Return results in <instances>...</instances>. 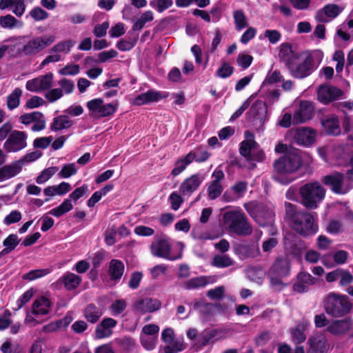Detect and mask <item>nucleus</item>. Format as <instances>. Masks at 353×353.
I'll list each match as a JSON object with an SVG mask.
<instances>
[{"label":"nucleus","mask_w":353,"mask_h":353,"mask_svg":"<svg viewBox=\"0 0 353 353\" xmlns=\"http://www.w3.org/2000/svg\"><path fill=\"white\" fill-rule=\"evenodd\" d=\"M302 165V155L300 152L293 150L287 152L274 163L276 176L274 178L282 184H288L294 178L288 175L296 172Z\"/></svg>","instance_id":"1"},{"label":"nucleus","mask_w":353,"mask_h":353,"mask_svg":"<svg viewBox=\"0 0 353 353\" xmlns=\"http://www.w3.org/2000/svg\"><path fill=\"white\" fill-rule=\"evenodd\" d=\"M56 40L54 34H46L37 37L23 36L19 38L22 45L21 52L26 56H34L50 46Z\"/></svg>","instance_id":"2"},{"label":"nucleus","mask_w":353,"mask_h":353,"mask_svg":"<svg viewBox=\"0 0 353 353\" xmlns=\"http://www.w3.org/2000/svg\"><path fill=\"white\" fill-rule=\"evenodd\" d=\"M326 190L318 181L305 183L299 188L303 205L308 209H316L325 196Z\"/></svg>","instance_id":"3"},{"label":"nucleus","mask_w":353,"mask_h":353,"mask_svg":"<svg viewBox=\"0 0 353 353\" xmlns=\"http://www.w3.org/2000/svg\"><path fill=\"white\" fill-rule=\"evenodd\" d=\"M323 308L328 315L333 317H341L350 312L352 304L346 295L332 292L325 297Z\"/></svg>","instance_id":"4"},{"label":"nucleus","mask_w":353,"mask_h":353,"mask_svg":"<svg viewBox=\"0 0 353 353\" xmlns=\"http://www.w3.org/2000/svg\"><path fill=\"white\" fill-rule=\"evenodd\" d=\"M288 68L294 77L297 79L305 78L312 74L316 68L314 63V56L308 52H301Z\"/></svg>","instance_id":"5"},{"label":"nucleus","mask_w":353,"mask_h":353,"mask_svg":"<svg viewBox=\"0 0 353 353\" xmlns=\"http://www.w3.org/2000/svg\"><path fill=\"white\" fill-rule=\"evenodd\" d=\"M223 220L230 232L237 235L245 236L252 233V228L245 214L239 210L225 213Z\"/></svg>","instance_id":"6"},{"label":"nucleus","mask_w":353,"mask_h":353,"mask_svg":"<svg viewBox=\"0 0 353 353\" xmlns=\"http://www.w3.org/2000/svg\"><path fill=\"white\" fill-rule=\"evenodd\" d=\"M290 273V262L289 259L287 257L277 258L268 272L271 285L278 290L282 289L284 286L283 279L288 276Z\"/></svg>","instance_id":"7"},{"label":"nucleus","mask_w":353,"mask_h":353,"mask_svg":"<svg viewBox=\"0 0 353 353\" xmlns=\"http://www.w3.org/2000/svg\"><path fill=\"white\" fill-rule=\"evenodd\" d=\"M52 302L45 296H41L34 300L31 305V310L28 312L25 318V323L34 326L42 322L40 318L47 315L51 310Z\"/></svg>","instance_id":"8"},{"label":"nucleus","mask_w":353,"mask_h":353,"mask_svg":"<svg viewBox=\"0 0 353 353\" xmlns=\"http://www.w3.org/2000/svg\"><path fill=\"white\" fill-rule=\"evenodd\" d=\"M292 228L304 236L313 234L318 230L314 216L305 212H298L294 214L292 217Z\"/></svg>","instance_id":"9"},{"label":"nucleus","mask_w":353,"mask_h":353,"mask_svg":"<svg viewBox=\"0 0 353 353\" xmlns=\"http://www.w3.org/2000/svg\"><path fill=\"white\" fill-rule=\"evenodd\" d=\"M86 107L89 116L95 119L110 116L117 110V103H105L101 98L88 101Z\"/></svg>","instance_id":"10"},{"label":"nucleus","mask_w":353,"mask_h":353,"mask_svg":"<svg viewBox=\"0 0 353 353\" xmlns=\"http://www.w3.org/2000/svg\"><path fill=\"white\" fill-rule=\"evenodd\" d=\"M322 181L333 192L339 194H346L353 188V180L339 172L325 176Z\"/></svg>","instance_id":"11"},{"label":"nucleus","mask_w":353,"mask_h":353,"mask_svg":"<svg viewBox=\"0 0 353 353\" xmlns=\"http://www.w3.org/2000/svg\"><path fill=\"white\" fill-rule=\"evenodd\" d=\"M74 42L72 40H63L54 45L49 51V54L42 61L39 67L45 68L50 63H57L63 60V56L70 53Z\"/></svg>","instance_id":"12"},{"label":"nucleus","mask_w":353,"mask_h":353,"mask_svg":"<svg viewBox=\"0 0 353 353\" xmlns=\"http://www.w3.org/2000/svg\"><path fill=\"white\" fill-rule=\"evenodd\" d=\"M244 207L259 225L263 227L272 224L274 213L271 210H265L261 205L255 202L246 203L244 204Z\"/></svg>","instance_id":"13"},{"label":"nucleus","mask_w":353,"mask_h":353,"mask_svg":"<svg viewBox=\"0 0 353 353\" xmlns=\"http://www.w3.org/2000/svg\"><path fill=\"white\" fill-rule=\"evenodd\" d=\"M245 140L242 141L240 147V153L248 160L261 161L264 159V153L257 151V143L254 141L253 134L249 131L245 132Z\"/></svg>","instance_id":"14"},{"label":"nucleus","mask_w":353,"mask_h":353,"mask_svg":"<svg viewBox=\"0 0 353 353\" xmlns=\"http://www.w3.org/2000/svg\"><path fill=\"white\" fill-rule=\"evenodd\" d=\"M54 81V75L48 72L36 78L28 80L26 83V88L32 92H43L52 88Z\"/></svg>","instance_id":"15"},{"label":"nucleus","mask_w":353,"mask_h":353,"mask_svg":"<svg viewBox=\"0 0 353 353\" xmlns=\"http://www.w3.org/2000/svg\"><path fill=\"white\" fill-rule=\"evenodd\" d=\"M27 134L23 131L14 130L9 134L3 143V148L8 152H16L27 146Z\"/></svg>","instance_id":"16"},{"label":"nucleus","mask_w":353,"mask_h":353,"mask_svg":"<svg viewBox=\"0 0 353 353\" xmlns=\"http://www.w3.org/2000/svg\"><path fill=\"white\" fill-rule=\"evenodd\" d=\"M353 325L350 318L334 319L330 321L326 327V331L336 336L346 335L352 330Z\"/></svg>","instance_id":"17"},{"label":"nucleus","mask_w":353,"mask_h":353,"mask_svg":"<svg viewBox=\"0 0 353 353\" xmlns=\"http://www.w3.org/2000/svg\"><path fill=\"white\" fill-rule=\"evenodd\" d=\"M204 177L201 174H194L185 179L181 183L179 190V194L183 196H190L196 192L203 181Z\"/></svg>","instance_id":"18"},{"label":"nucleus","mask_w":353,"mask_h":353,"mask_svg":"<svg viewBox=\"0 0 353 353\" xmlns=\"http://www.w3.org/2000/svg\"><path fill=\"white\" fill-rule=\"evenodd\" d=\"M348 152L343 144L334 145L327 151L326 161L332 165H343L346 163Z\"/></svg>","instance_id":"19"},{"label":"nucleus","mask_w":353,"mask_h":353,"mask_svg":"<svg viewBox=\"0 0 353 353\" xmlns=\"http://www.w3.org/2000/svg\"><path fill=\"white\" fill-rule=\"evenodd\" d=\"M150 251L152 255L169 260H174L180 258L170 255V245L167 239L164 238H157L150 245Z\"/></svg>","instance_id":"20"},{"label":"nucleus","mask_w":353,"mask_h":353,"mask_svg":"<svg viewBox=\"0 0 353 353\" xmlns=\"http://www.w3.org/2000/svg\"><path fill=\"white\" fill-rule=\"evenodd\" d=\"M307 353H327L330 345L326 336L323 333L312 334L308 339Z\"/></svg>","instance_id":"21"},{"label":"nucleus","mask_w":353,"mask_h":353,"mask_svg":"<svg viewBox=\"0 0 353 353\" xmlns=\"http://www.w3.org/2000/svg\"><path fill=\"white\" fill-rule=\"evenodd\" d=\"M161 338L167 345L163 348V353H177L184 349V345L180 340H175L174 330L166 328L161 333Z\"/></svg>","instance_id":"22"},{"label":"nucleus","mask_w":353,"mask_h":353,"mask_svg":"<svg viewBox=\"0 0 353 353\" xmlns=\"http://www.w3.org/2000/svg\"><path fill=\"white\" fill-rule=\"evenodd\" d=\"M343 94V91L336 87L328 85L319 86L317 92V97L319 101L323 104L339 99Z\"/></svg>","instance_id":"23"},{"label":"nucleus","mask_w":353,"mask_h":353,"mask_svg":"<svg viewBox=\"0 0 353 353\" xmlns=\"http://www.w3.org/2000/svg\"><path fill=\"white\" fill-rule=\"evenodd\" d=\"M314 112L312 103L307 101H301L293 115V124L303 123L311 119Z\"/></svg>","instance_id":"24"},{"label":"nucleus","mask_w":353,"mask_h":353,"mask_svg":"<svg viewBox=\"0 0 353 353\" xmlns=\"http://www.w3.org/2000/svg\"><path fill=\"white\" fill-rule=\"evenodd\" d=\"M117 325V321L115 319L110 317L104 318L96 327L94 338L102 339L111 336Z\"/></svg>","instance_id":"25"},{"label":"nucleus","mask_w":353,"mask_h":353,"mask_svg":"<svg viewBox=\"0 0 353 353\" xmlns=\"http://www.w3.org/2000/svg\"><path fill=\"white\" fill-rule=\"evenodd\" d=\"M224 176L223 172L220 169H216L213 172L212 174V181L208 188V194L210 199H215L221 195L223 191L221 181Z\"/></svg>","instance_id":"26"},{"label":"nucleus","mask_w":353,"mask_h":353,"mask_svg":"<svg viewBox=\"0 0 353 353\" xmlns=\"http://www.w3.org/2000/svg\"><path fill=\"white\" fill-rule=\"evenodd\" d=\"M168 94L155 90H150L141 93L134 99L133 103L136 105H143L150 103L157 102L166 98Z\"/></svg>","instance_id":"27"},{"label":"nucleus","mask_w":353,"mask_h":353,"mask_svg":"<svg viewBox=\"0 0 353 353\" xmlns=\"http://www.w3.org/2000/svg\"><path fill=\"white\" fill-rule=\"evenodd\" d=\"M315 131L309 128H299L294 130V141L299 145L309 146L315 141Z\"/></svg>","instance_id":"28"},{"label":"nucleus","mask_w":353,"mask_h":353,"mask_svg":"<svg viewBox=\"0 0 353 353\" xmlns=\"http://www.w3.org/2000/svg\"><path fill=\"white\" fill-rule=\"evenodd\" d=\"M316 279L310 273L301 272L296 276V280L293 285L295 292L303 293L307 292L309 287L315 284Z\"/></svg>","instance_id":"29"},{"label":"nucleus","mask_w":353,"mask_h":353,"mask_svg":"<svg viewBox=\"0 0 353 353\" xmlns=\"http://www.w3.org/2000/svg\"><path fill=\"white\" fill-rule=\"evenodd\" d=\"M248 188V183L245 181H238L231 188L227 190L223 197L228 202L236 201L243 196Z\"/></svg>","instance_id":"30"},{"label":"nucleus","mask_w":353,"mask_h":353,"mask_svg":"<svg viewBox=\"0 0 353 353\" xmlns=\"http://www.w3.org/2000/svg\"><path fill=\"white\" fill-rule=\"evenodd\" d=\"M343 10V8L336 4H327L318 11L316 19L321 22H328L336 18Z\"/></svg>","instance_id":"31"},{"label":"nucleus","mask_w":353,"mask_h":353,"mask_svg":"<svg viewBox=\"0 0 353 353\" xmlns=\"http://www.w3.org/2000/svg\"><path fill=\"white\" fill-rule=\"evenodd\" d=\"M324 131L330 135L337 136L341 132L339 117L335 114H329L321 120Z\"/></svg>","instance_id":"32"},{"label":"nucleus","mask_w":353,"mask_h":353,"mask_svg":"<svg viewBox=\"0 0 353 353\" xmlns=\"http://www.w3.org/2000/svg\"><path fill=\"white\" fill-rule=\"evenodd\" d=\"M160 307L161 303L158 300L150 298L140 299L136 301L134 305L135 311L141 314L154 312L159 310Z\"/></svg>","instance_id":"33"},{"label":"nucleus","mask_w":353,"mask_h":353,"mask_svg":"<svg viewBox=\"0 0 353 353\" xmlns=\"http://www.w3.org/2000/svg\"><path fill=\"white\" fill-rule=\"evenodd\" d=\"M21 170V163L17 161L0 167V183L14 177Z\"/></svg>","instance_id":"34"},{"label":"nucleus","mask_w":353,"mask_h":353,"mask_svg":"<svg viewBox=\"0 0 353 353\" xmlns=\"http://www.w3.org/2000/svg\"><path fill=\"white\" fill-rule=\"evenodd\" d=\"M310 323L307 320H302L290 330L292 341L296 343H301L306 339L305 331L309 327Z\"/></svg>","instance_id":"35"},{"label":"nucleus","mask_w":353,"mask_h":353,"mask_svg":"<svg viewBox=\"0 0 353 353\" xmlns=\"http://www.w3.org/2000/svg\"><path fill=\"white\" fill-rule=\"evenodd\" d=\"M279 48V57L288 67L290 63L295 61L299 54H296L292 50V46L289 43H282Z\"/></svg>","instance_id":"36"},{"label":"nucleus","mask_w":353,"mask_h":353,"mask_svg":"<svg viewBox=\"0 0 353 353\" xmlns=\"http://www.w3.org/2000/svg\"><path fill=\"white\" fill-rule=\"evenodd\" d=\"M193 158L194 156L187 154L177 159L174 162V168L171 171V175L176 176L181 174L186 169L188 165L193 162Z\"/></svg>","instance_id":"37"},{"label":"nucleus","mask_w":353,"mask_h":353,"mask_svg":"<svg viewBox=\"0 0 353 353\" xmlns=\"http://www.w3.org/2000/svg\"><path fill=\"white\" fill-rule=\"evenodd\" d=\"M73 125V121L66 115H59L53 119L51 124L52 131H59L68 129Z\"/></svg>","instance_id":"38"},{"label":"nucleus","mask_w":353,"mask_h":353,"mask_svg":"<svg viewBox=\"0 0 353 353\" xmlns=\"http://www.w3.org/2000/svg\"><path fill=\"white\" fill-rule=\"evenodd\" d=\"M124 272L123 263L117 259H112L110 262L109 273L111 279L114 281L120 279Z\"/></svg>","instance_id":"39"},{"label":"nucleus","mask_w":353,"mask_h":353,"mask_svg":"<svg viewBox=\"0 0 353 353\" xmlns=\"http://www.w3.org/2000/svg\"><path fill=\"white\" fill-rule=\"evenodd\" d=\"M64 286L68 290H73L77 288L81 282V276L74 273L67 272L61 277Z\"/></svg>","instance_id":"40"},{"label":"nucleus","mask_w":353,"mask_h":353,"mask_svg":"<svg viewBox=\"0 0 353 353\" xmlns=\"http://www.w3.org/2000/svg\"><path fill=\"white\" fill-rule=\"evenodd\" d=\"M23 91L19 88H16L7 97V108L8 109L12 110L20 104V99L22 96Z\"/></svg>","instance_id":"41"},{"label":"nucleus","mask_w":353,"mask_h":353,"mask_svg":"<svg viewBox=\"0 0 353 353\" xmlns=\"http://www.w3.org/2000/svg\"><path fill=\"white\" fill-rule=\"evenodd\" d=\"M73 209V204L70 199H65L58 207L52 209L48 214L55 217H60Z\"/></svg>","instance_id":"42"},{"label":"nucleus","mask_w":353,"mask_h":353,"mask_svg":"<svg viewBox=\"0 0 353 353\" xmlns=\"http://www.w3.org/2000/svg\"><path fill=\"white\" fill-rule=\"evenodd\" d=\"M233 18L235 29L241 31L248 26V21L246 15L241 10H236L233 12Z\"/></svg>","instance_id":"43"},{"label":"nucleus","mask_w":353,"mask_h":353,"mask_svg":"<svg viewBox=\"0 0 353 353\" xmlns=\"http://www.w3.org/2000/svg\"><path fill=\"white\" fill-rule=\"evenodd\" d=\"M103 315V311L101 308L93 305H88L84 312V316L88 321L94 323Z\"/></svg>","instance_id":"44"},{"label":"nucleus","mask_w":353,"mask_h":353,"mask_svg":"<svg viewBox=\"0 0 353 353\" xmlns=\"http://www.w3.org/2000/svg\"><path fill=\"white\" fill-rule=\"evenodd\" d=\"M153 19V12L150 10L145 11L134 21L132 30H141L147 23L152 21Z\"/></svg>","instance_id":"45"},{"label":"nucleus","mask_w":353,"mask_h":353,"mask_svg":"<svg viewBox=\"0 0 353 353\" xmlns=\"http://www.w3.org/2000/svg\"><path fill=\"white\" fill-rule=\"evenodd\" d=\"M210 282V278L201 276L192 278L185 283V288L187 289H195L203 288Z\"/></svg>","instance_id":"46"},{"label":"nucleus","mask_w":353,"mask_h":353,"mask_svg":"<svg viewBox=\"0 0 353 353\" xmlns=\"http://www.w3.org/2000/svg\"><path fill=\"white\" fill-rule=\"evenodd\" d=\"M233 263V260L227 254L216 255L212 261V265L219 268H228Z\"/></svg>","instance_id":"47"},{"label":"nucleus","mask_w":353,"mask_h":353,"mask_svg":"<svg viewBox=\"0 0 353 353\" xmlns=\"http://www.w3.org/2000/svg\"><path fill=\"white\" fill-rule=\"evenodd\" d=\"M19 244V239L16 234H10L3 242L5 248L0 252L2 255H6L13 250Z\"/></svg>","instance_id":"48"},{"label":"nucleus","mask_w":353,"mask_h":353,"mask_svg":"<svg viewBox=\"0 0 353 353\" xmlns=\"http://www.w3.org/2000/svg\"><path fill=\"white\" fill-rule=\"evenodd\" d=\"M0 25L5 28H14L22 27L23 23L16 19L13 16L7 14L0 17Z\"/></svg>","instance_id":"49"},{"label":"nucleus","mask_w":353,"mask_h":353,"mask_svg":"<svg viewBox=\"0 0 353 353\" xmlns=\"http://www.w3.org/2000/svg\"><path fill=\"white\" fill-rule=\"evenodd\" d=\"M259 249L254 247L243 246L239 249V255L241 259L255 257L259 255Z\"/></svg>","instance_id":"50"},{"label":"nucleus","mask_w":353,"mask_h":353,"mask_svg":"<svg viewBox=\"0 0 353 353\" xmlns=\"http://www.w3.org/2000/svg\"><path fill=\"white\" fill-rule=\"evenodd\" d=\"M35 290L33 288H30L24 292L20 297L16 301V310L21 309L23 305H25L32 298L33 295L35 293Z\"/></svg>","instance_id":"51"},{"label":"nucleus","mask_w":353,"mask_h":353,"mask_svg":"<svg viewBox=\"0 0 353 353\" xmlns=\"http://www.w3.org/2000/svg\"><path fill=\"white\" fill-rule=\"evenodd\" d=\"M126 302L123 299H118L114 301L110 306V310L112 316H117L121 314L126 308Z\"/></svg>","instance_id":"52"},{"label":"nucleus","mask_w":353,"mask_h":353,"mask_svg":"<svg viewBox=\"0 0 353 353\" xmlns=\"http://www.w3.org/2000/svg\"><path fill=\"white\" fill-rule=\"evenodd\" d=\"M58 170L56 167H50L44 170L36 179L38 184H43L48 181Z\"/></svg>","instance_id":"53"},{"label":"nucleus","mask_w":353,"mask_h":353,"mask_svg":"<svg viewBox=\"0 0 353 353\" xmlns=\"http://www.w3.org/2000/svg\"><path fill=\"white\" fill-rule=\"evenodd\" d=\"M218 333L219 331L217 330H205L200 336L199 343L203 346L206 345L214 338L218 339Z\"/></svg>","instance_id":"54"},{"label":"nucleus","mask_w":353,"mask_h":353,"mask_svg":"<svg viewBox=\"0 0 353 353\" xmlns=\"http://www.w3.org/2000/svg\"><path fill=\"white\" fill-rule=\"evenodd\" d=\"M188 154H192L194 156L193 161H196V162H203L205 161L210 157V154L208 151L203 148H196L189 153Z\"/></svg>","instance_id":"55"},{"label":"nucleus","mask_w":353,"mask_h":353,"mask_svg":"<svg viewBox=\"0 0 353 353\" xmlns=\"http://www.w3.org/2000/svg\"><path fill=\"white\" fill-rule=\"evenodd\" d=\"M140 339L141 344L144 348L148 350H152L156 346L158 337L141 334Z\"/></svg>","instance_id":"56"},{"label":"nucleus","mask_w":353,"mask_h":353,"mask_svg":"<svg viewBox=\"0 0 353 353\" xmlns=\"http://www.w3.org/2000/svg\"><path fill=\"white\" fill-rule=\"evenodd\" d=\"M26 4L24 0H13L11 6V10L17 17H21L26 11Z\"/></svg>","instance_id":"57"},{"label":"nucleus","mask_w":353,"mask_h":353,"mask_svg":"<svg viewBox=\"0 0 353 353\" xmlns=\"http://www.w3.org/2000/svg\"><path fill=\"white\" fill-rule=\"evenodd\" d=\"M39 118H43V114L39 112H34L22 114L19 118V121L23 124L28 125Z\"/></svg>","instance_id":"58"},{"label":"nucleus","mask_w":353,"mask_h":353,"mask_svg":"<svg viewBox=\"0 0 353 353\" xmlns=\"http://www.w3.org/2000/svg\"><path fill=\"white\" fill-rule=\"evenodd\" d=\"M49 273L47 269H39L31 270L29 272L23 275L22 278L26 280L32 281L42 276H46Z\"/></svg>","instance_id":"59"},{"label":"nucleus","mask_w":353,"mask_h":353,"mask_svg":"<svg viewBox=\"0 0 353 353\" xmlns=\"http://www.w3.org/2000/svg\"><path fill=\"white\" fill-rule=\"evenodd\" d=\"M150 5L159 12H163L172 5V0H153Z\"/></svg>","instance_id":"60"},{"label":"nucleus","mask_w":353,"mask_h":353,"mask_svg":"<svg viewBox=\"0 0 353 353\" xmlns=\"http://www.w3.org/2000/svg\"><path fill=\"white\" fill-rule=\"evenodd\" d=\"M342 127L344 132L348 135V138L353 139V119L347 114L343 117Z\"/></svg>","instance_id":"61"},{"label":"nucleus","mask_w":353,"mask_h":353,"mask_svg":"<svg viewBox=\"0 0 353 353\" xmlns=\"http://www.w3.org/2000/svg\"><path fill=\"white\" fill-rule=\"evenodd\" d=\"M63 96V92L61 88H54L48 90L45 94V98L50 103H54Z\"/></svg>","instance_id":"62"},{"label":"nucleus","mask_w":353,"mask_h":353,"mask_svg":"<svg viewBox=\"0 0 353 353\" xmlns=\"http://www.w3.org/2000/svg\"><path fill=\"white\" fill-rule=\"evenodd\" d=\"M77 169L74 163H68L63 166L61 170L59 172V175L62 178H69L72 175L76 174Z\"/></svg>","instance_id":"63"},{"label":"nucleus","mask_w":353,"mask_h":353,"mask_svg":"<svg viewBox=\"0 0 353 353\" xmlns=\"http://www.w3.org/2000/svg\"><path fill=\"white\" fill-rule=\"evenodd\" d=\"M233 72V68L228 63H222L221 67L216 71V76L225 79L229 77Z\"/></svg>","instance_id":"64"}]
</instances>
